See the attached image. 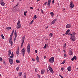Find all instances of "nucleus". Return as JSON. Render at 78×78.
Masks as SVG:
<instances>
[{"label": "nucleus", "mask_w": 78, "mask_h": 78, "mask_svg": "<svg viewBox=\"0 0 78 78\" xmlns=\"http://www.w3.org/2000/svg\"><path fill=\"white\" fill-rule=\"evenodd\" d=\"M54 61H55V59H54V57H52L51 58L49 59L48 61L49 62H50V63H51V64H53V63L54 62Z\"/></svg>", "instance_id": "1"}, {"label": "nucleus", "mask_w": 78, "mask_h": 78, "mask_svg": "<svg viewBox=\"0 0 78 78\" xmlns=\"http://www.w3.org/2000/svg\"><path fill=\"white\" fill-rule=\"evenodd\" d=\"M20 27H21L20 23V21H18V23H17L16 28H17V29H19V28H20Z\"/></svg>", "instance_id": "2"}, {"label": "nucleus", "mask_w": 78, "mask_h": 78, "mask_svg": "<svg viewBox=\"0 0 78 78\" xmlns=\"http://www.w3.org/2000/svg\"><path fill=\"white\" fill-rule=\"evenodd\" d=\"M25 36H24L22 39V42L21 47H23V43H24V41H25Z\"/></svg>", "instance_id": "3"}, {"label": "nucleus", "mask_w": 78, "mask_h": 78, "mask_svg": "<svg viewBox=\"0 0 78 78\" xmlns=\"http://www.w3.org/2000/svg\"><path fill=\"white\" fill-rule=\"evenodd\" d=\"M26 51V50L25 48H23L21 50V53L22 54L23 56H25V52Z\"/></svg>", "instance_id": "4"}, {"label": "nucleus", "mask_w": 78, "mask_h": 78, "mask_svg": "<svg viewBox=\"0 0 78 78\" xmlns=\"http://www.w3.org/2000/svg\"><path fill=\"white\" fill-rule=\"evenodd\" d=\"M27 52H28L29 54H30V46L29 44L28 45L27 47Z\"/></svg>", "instance_id": "5"}, {"label": "nucleus", "mask_w": 78, "mask_h": 78, "mask_svg": "<svg viewBox=\"0 0 78 78\" xmlns=\"http://www.w3.org/2000/svg\"><path fill=\"white\" fill-rule=\"evenodd\" d=\"M73 7H74V5H73V2L71 1L70 3L69 8L70 9H72V8H73Z\"/></svg>", "instance_id": "6"}, {"label": "nucleus", "mask_w": 78, "mask_h": 78, "mask_svg": "<svg viewBox=\"0 0 78 78\" xmlns=\"http://www.w3.org/2000/svg\"><path fill=\"white\" fill-rule=\"evenodd\" d=\"M48 69L51 72V73H53L54 71L53 69H52V68H51V67L50 66H49Z\"/></svg>", "instance_id": "7"}, {"label": "nucleus", "mask_w": 78, "mask_h": 78, "mask_svg": "<svg viewBox=\"0 0 78 78\" xmlns=\"http://www.w3.org/2000/svg\"><path fill=\"white\" fill-rule=\"evenodd\" d=\"M9 60L10 64H11V65H12L13 62V59H11V58H9Z\"/></svg>", "instance_id": "8"}, {"label": "nucleus", "mask_w": 78, "mask_h": 78, "mask_svg": "<svg viewBox=\"0 0 78 78\" xmlns=\"http://www.w3.org/2000/svg\"><path fill=\"white\" fill-rule=\"evenodd\" d=\"M14 34L15 35V38H14V40L15 42V41H16V38L17 37V32H16V30H15Z\"/></svg>", "instance_id": "9"}, {"label": "nucleus", "mask_w": 78, "mask_h": 78, "mask_svg": "<svg viewBox=\"0 0 78 78\" xmlns=\"http://www.w3.org/2000/svg\"><path fill=\"white\" fill-rule=\"evenodd\" d=\"M14 33V29H13V31H12V34H11L10 37V39L11 40L12 39V35H13V34Z\"/></svg>", "instance_id": "10"}, {"label": "nucleus", "mask_w": 78, "mask_h": 78, "mask_svg": "<svg viewBox=\"0 0 78 78\" xmlns=\"http://www.w3.org/2000/svg\"><path fill=\"white\" fill-rule=\"evenodd\" d=\"M71 27V25L70 24H67L66 26V28H70Z\"/></svg>", "instance_id": "11"}, {"label": "nucleus", "mask_w": 78, "mask_h": 78, "mask_svg": "<svg viewBox=\"0 0 78 78\" xmlns=\"http://www.w3.org/2000/svg\"><path fill=\"white\" fill-rule=\"evenodd\" d=\"M50 3H51V0H48V7L50 6Z\"/></svg>", "instance_id": "12"}, {"label": "nucleus", "mask_w": 78, "mask_h": 78, "mask_svg": "<svg viewBox=\"0 0 78 78\" xmlns=\"http://www.w3.org/2000/svg\"><path fill=\"white\" fill-rule=\"evenodd\" d=\"M0 4L2 6H4V5H5V3L3 2V1L2 0H1Z\"/></svg>", "instance_id": "13"}, {"label": "nucleus", "mask_w": 78, "mask_h": 78, "mask_svg": "<svg viewBox=\"0 0 78 78\" xmlns=\"http://www.w3.org/2000/svg\"><path fill=\"white\" fill-rule=\"evenodd\" d=\"M12 39H10V38H9V43L10 44H11V46H12Z\"/></svg>", "instance_id": "14"}, {"label": "nucleus", "mask_w": 78, "mask_h": 78, "mask_svg": "<svg viewBox=\"0 0 78 78\" xmlns=\"http://www.w3.org/2000/svg\"><path fill=\"white\" fill-rule=\"evenodd\" d=\"M71 39L72 40V41H75L76 40L75 37L72 36L71 37Z\"/></svg>", "instance_id": "15"}, {"label": "nucleus", "mask_w": 78, "mask_h": 78, "mask_svg": "<svg viewBox=\"0 0 78 78\" xmlns=\"http://www.w3.org/2000/svg\"><path fill=\"white\" fill-rule=\"evenodd\" d=\"M57 20V19H55L53 21H52L51 23V25H53V24H54L55 23V22H56V20Z\"/></svg>", "instance_id": "16"}, {"label": "nucleus", "mask_w": 78, "mask_h": 78, "mask_svg": "<svg viewBox=\"0 0 78 78\" xmlns=\"http://www.w3.org/2000/svg\"><path fill=\"white\" fill-rule=\"evenodd\" d=\"M67 70H68L69 72L71 71V66H69L67 68Z\"/></svg>", "instance_id": "17"}, {"label": "nucleus", "mask_w": 78, "mask_h": 78, "mask_svg": "<svg viewBox=\"0 0 78 78\" xmlns=\"http://www.w3.org/2000/svg\"><path fill=\"white\" fill-rule=\"evenodd\" d=\"M8 55L9 56H10L11 54V50H9L8 51Z\"/></svg>", "instance_id": "18"}, {"label": "nucleus", "mask_w": 78, "mask_h": 78, "mask_svg": "<svg viewBox=\"0 0 78 78\" xmlns=\"http://www.w3.org/2000/svg\"><path fill=\"white\" fill-rule=\"evenodd\" d=\"M13 57H14V54H13V52H12L11 54V56H10V58L12 59Z\"/></svg>", "instance_id": "19"}, {"label": "nucleus", "mask_w": 78, "mask_h": 78, "mask_svg": "<svg viewBox=\"0 0 78 78\" xmlns=\"http://www.w3.org/2000/svg\"><path fill=\"white\" fill-rule=\"evenodd\" d=\"M17 56L19 55V49H18L17 51L16 52Z\"/></svg>", "instance_id": "20"}, {"label": "nucleus", "mask_w": 78, "mask_h": 78, "mask_svg": "<svg viewBox=\"0 0 78 78\" xmlns=\"http://www.w3.org/2000/svg\"><path fill=\"white\" fill-rule=\"evenodd\" d=\"M45 72V71L44 70H41V73L42 75H44V73Z\"/></svg>", "instance_id": "21"}, {"label": "nucleus", "mask_w": 78, "mask_h": 78, "mask_svg": "<svg viewBox=\"0 0 78 78\" xmlns=\"http://www.w3.org/2000/svg\"><path fill=\"white\" fill-rule=\"evenodd\" d=\"M69 32H70V30L69 29L66 32V35H67V34H68V33H69Z\"/></svg>", "instance_id": "22"}, {"label": "nucleus", "mask_w": 78, "mask_h": 78, "mask_svg": "<svg viewBox=\"0 0 78 78\" xmlns=\"http://www.w3.org/2000/svg\"><path fill=\"white\" fill-rule=\"evenodd\" d=\"M6 29L7 30H11V27H7L6 28Z\"/></svg>", "instance_id": "23"}, {"label": "nucleus", "mask_w": 78, "mask_h": 78, "mask_svg": "<svg viewBox=\"0 0 78 78\" xmlns=\"http://www.w3.org/2000/svg\"><path fill=\"white\" fill-rule=\"evenodd\" d=\"M73 36L75 37V34H76V33H75L74 32H73Z\"/></svg>", "instance_id": "24"}, {"label": "nucleus", "mask_w": 78, "mask_h": 78, "mask_svg": "<svg viewBox=\"0 0 78 78\" xmlns=\"http://www.w3.org/2000/svg\"><path fill=\"white\" fill-rule=\"evenodd\" d=\"M37 62H39V57L37 56Z\"/></svg>", "instance_id": "25"}, {"label": "nucleus", "mask_w": 78, "mask_h": 78, "mask_svg": "<svg viewBox=\"0 0 78 78\" xmlns=\"http://www.w3.org/2000/svg\"><path fill=\"white\" fill-rule=\"evenodd\" d=\"M50 14H51V15L52 17H53V16H54V13H53L52 12H51L50 13Z\"/></svg>", "instance_id": "26"}, {"label": "nucleus", "mask_w": 78, "mask_h": 78, "mask_svg": "<svg viewBox=\"0 0 78 78\" xmlns=\"http://www.w3.org/2000/svg\"><path fill=\"white\" fill-rule=\"evenodd\" d=\"M73 58L74 59H75V61L76 60V56H74V57H73Z\"/></svg>", "instance_id": "27"}, {"label": "nucleus", "mask_w": 78, "mask_h": 78, "mask_svg": "<svg viewBox=\"0 0 78 78\" xmlns=\"http://www.w3.org/2000/svg\"><path fill=\"white\" fill-rule=\"evenodd\" d=\"M52 36H53V34H52V33H50L49 34V37H50V38L52 37Z\"/></svg>", "instance_id": "28"}, {"label": "nucleus", "mask_w": 78, "mask_h": 78, "mask_svg": "<svg viewBox=\"0 0 78 78\" xmlns=\"http://www.w3.org/2000/svg\"><path fill=\"white\" fill-rule=\"evenodd\" d=\"M1 37L3 39H5V37L2 34L1 35Z\"/></svg>", "instance_id": "29"}, {"label": "nucleus", "mask_w": 78, "mask_h": 78, "mask_svg": "<svg viewBox=\"0 0 78 78\" xmlns=\"http://www.w3.org/2000/svg\"><path fill=\"white\" fill-rule=\"evenodd\" d=\"M18 74L19 75V76H22V73H18Z\"/></svg>", "instance_id": "30"}, {"label": "nucleus", "mask_w": 78, "mask_h": 78, "mask_svg": "<svg viewBox=\"0 0 78 78\" xmlns=\"http://www.w3.org/2000/svg\"><path fill=\"white\" fill-rule=\"evenodd\" d=\"M46 47H47V44H45L44 45V47H43V48H44V49H45V48H46Z\"/></svg>", "instance_id": "31"}, {"label": "nucleus", "mask_w": 78, "mask_h": 78, "mask_svg": "<svg viewBox=\"0 0 78 78\" xmlns=\"http://www.w3.org/2000/svg\"><path fill=\"white\" fill-rule=\"evenodd\" d=\"M72 54H73V52H72V51H70L69 52V55H72Z\"/></svg>", "instance_id": "32"}, {"label": "nucleus", "mask_w": 78, "mask_h": 78, "mask_svg": "<svg viewBox=\"0 0 78 78\" xmlns=\"http://www.w3.org/2000/svg\"><path fill=\"white\" fill-rule=\"evenodd\" d=\"M27 12H24V15L25 16H27V14H26V13H27Z\"/></svg>", "instance_id": "33"}, {"label": "nucleus", "mask_w": 78, "mask_h": 78, "mask_svg": "<svg viewBox=\"0 0 78 78\" xmlns=\"http://www.w3.org/2000/svg\"><path fill=\"white\" fill-rule=\"evenodd\" d=\"M34 17L35 19H36L37 18V16H36V15H34Z\"/></svg>", "instance_id": "34"}, {"label": "nucleus", "mask_w": 78, "mask_h": 78, "mask_svg": "<svg viewBox=\"0 0 78 78\" xmlns=\"http://www.w3.org/2000/svg\"><path fill=\"white\" fill-rule=\"evenodd\" d=\"M66 43H65L64 44L63 47H65V48H66Z\"/></svg>", "instance_id": "35"}, {"label": "nucleus", "mask_w": 78, "mask_h": 78, "mask_svg": "<svg viewBox=\"0 0 78 78\" xmlns=\"http://www.w3.org/2000/svg\"><path fill=\"white\" fill-rule=\"evenodd\" d=\"M65 62H66V60H64L63 61V62L62 63V64H64L65 63Z\"/></svg>", "instance_id": "36"}, {"label": "nucleus", "mask_w": 78, "mask_h": 78, "mask_svg": "<svg viewBox=\"0 0 78 78\" xmlns=\"http://www.w3.org/2000/svg\"><path fill=\"white\" fill-rule=\"evenodd\" d=\"M16 70L17 71H18V70H19V67H18L16 68Z\"/></svg>", "instance_id": "37"}, {"label": "nucleus", "mask_w": 78, "mask_h": 78, "mask_svg": "<svg viewBox=\"0 0 78 78\" xmlns=\"http://www.w3.org/2000/svg\"><path fill=\"white\" fill-rule=\"evenodd\" d=\"M2 61H3V58L1 57H0V61L2 62Z\"/></svg>", "instance_id": "38"}, {"label": "nucleus", "mask_w": 78, "mask_h": 78, "mask_svg": "<svg viewBox=\"0 0 78 78\" xmlns=\"http://www.w3.org/2000/svg\"><path fill=\"white\" fill-rule=\"evenodd\" d=\"M59 76L61 77V78H63V76H62L61 75V74L59 75Z\"/></svg>", "instance_id": "39"}, {"label": "nucleus", "mask_w": 78, "mask_h": 78, "mask_svg": "<svg viewBox=\"0 0 78 78\" xmlns=\"http://www.w3.org/2000/svg\"><path fill=\"white\" fill-rule=\"evenodd\" d=\"M33 22H34V20H32L31 22L30 23V24H31L33 23Z\"/></svg>", "instance_id": "40"}, {"label": "nucleus", "mask_w": 78, "mask_h": 78, "mask_svg": "<svg viewBox=\"0 0 78 78\" xmlns=\"http://www.w3.org/2000/svg\"><path fill=\"white\" fill-rule=\"evenodd\" d=\"M37 77H38V78H41V76H40L38 74V76H37Z\"/></svg>", "instance_id": "41"}, {"label": "nucleus", "mask_w": 78, "mask_h": 78, "mask_svg": "<svg viewBox=\"0 0 78 78\" xmlns=\"http://www.w3.org/2000/svg\"><path fill=\"white\" fill-rule=\"evenodd\" d=\"M41 13H42V14H44V11H43V10H42V9H41Z\"/></svg>", "instance_id": "42"}, {"label": "nucleus", "mask_w": 78, "mask_h": 78, "mask_svg": "<svg viewBox=\"0 0 78 78\" xmlns=\"http://www.w3.org/2000/svg\"><path fill=\"white\" fill-rule=\"evenodd\" d=\"M61 70H62V71H63V70H64V68H61Z\"/></svg>", "instance_id": "43"}, {"label": "nucleus", "mask_w": 78, "mask_h": 78, "mask_svg": "<svg viewBox=\"0 0 78 78\" xmlns=\"http://www.w3.org/2000/svg\"><path fill=\"white\" fill-rule=\"evenodd\" d=\"M16 62H17V63H19V61L18 60H16Z\"/></svg>", "instance_id": "44"}, {"label": "nucleus", "mask_w": 78, "mask_h": 78, "mask_svg": "<svg viewBox=\"0 0 78 78\" xmlns=\"http://www.w3.org/2000/svg\"><path fill=\"white\" fill-rule=\"evenodd\" d=\"M74 59L73 58L71 59V61H74Z\"/></svg>", "instance_id": "45"}, {"label": "nucleus", "mask_w": 78, "mask_h": 78, "mask_svg": "<svg viewBox=\"0 0 78 78\" xmlns=\"http://www.w3.org/2000/svg\"><path fill=\"white\" fill-rule=\"evenodd\" d=\"M3 64H5V61H4L3 62Z\"/></svg>", "instance_id": "46"}, {"label": "nucleus", "mask_w": 78, "mask_h": 78, "mask_svg": "<svg viewBox=\"0 0 78 78\" xmlns=\"http://www.w3.org/2000/svg\"><path fill=\"white\" fill-rule=\"evenodd\" d=\"M64 56V57H66V56H67V55H66V54H65Z\"/></svg>", "instance_id": "47"}, {"label": "nucleus", "mask_w": 78, "mask_h": 78, "mask_svg": "<svg viewBox=\"0 0 78 78\" xmlns=\"http://www.w3.org/2000/svg\"><path fill=\"white\" fill-rule=\"evenodd\" d=\"M32 61H33L34 62L35 61V59L34 58H32Z\"/></svg>", "instance_id": "48"}, {"label": "nucleus", "mask_w": 78, "mask_h": 78, "mask_svg": "<svg viewBox=\"0 0 78 78\" xmlns=\"http://www.w3.org/2000/svg\"><path fill=\"white\" fill-rule=\"evenodd\" d=\"M35 52L36 53H37V51L35 50Z\"/></svg>", "instance_id": "49"}, {"label": "nucleus", "mask_w": 78, "mask_h": 78, "mask_svg": "<svg viewBox=\"0 0 78 78\" xmlns=\"http://www.w3.org/2000/svg\"><path fill=\"white\" fill-rule=\"evenodd\" d=\"M54 2H55V1H54V0H53L52 1V3H54Z\"/></svg>", "instance_id": "50"}, {"label": "nucleus", "mask_w": 78, "mask_h": 78, "mask_svg": "<svg viewBox=\"0 0 78 78\" xmlns=\"http://www.w3.org/2000/svg\"><path fill=\"white\" fill-rule=\"evenodd\" d=\"M30 9H33V7H30Z\"/></svg>", "instance_id": "51"}, {"label": "nucleus", "mask_w": 78, "mask_h": 78, "mask_svg": "<svg viewBox=\"0 0 78 78\" xmlns=\"http://www.w3.org/2000/svg\"><path fill=\"white\" fill-rule=\"evenodd\" d=\"M47 3V2H46L44 4V5H46Z\"/></svg>", "instance_id": "52"}, {"label": "nucleus", "mask_w": 78, "mask_h": 78, "mask_svg": "<svg viewBox=\"0 0 78 78\" xmlns=\"http://www.w3.org/2000/svg\"><path fill=\"white\" fill-rule=\"evenodd\" d=\"M16 6H14V7H13V9H14V8H16Z\"/></svg>", "instance_id": "53"}, {"label": "nucleus", "mask_w": 78, "mask_h": 78, "mask_svg": "<svg viewBox=\"0 0 78 78\" xmlns=\"http://www.w3.org/2000/svg\"><path fill=\"white\" fill-rule=\"evenodd\" d=\"M44 59H45L46 58V56H44Z\"/></svg>", "instance_id": "54"}, {"label": "nucleus", "mask_w": 78, "mask_h": 78, "mask_svg": "<svg viewBox=\"0 0 78 78\" xmlns=\"http://www.w3.org/2000/svg\"><path fill=\"white\" fill-rule=\"evenodd\" d=\"M24 78H26V76H25V75L24 76Z\"/></svg>", "instance_id": "55"}, {"label": "nucleus", "mask_w": 78, "mask_h": 78, "mask_svg": "<svg viewBox=\"0 0 78 78\" xmlns=\"http://www.w3.org/2000/svg\"><path fill=\"white\" fill-rule=\"evenodd\" d=\"M49 71V70H48V69H47V72H48Z\"/></svg>", "instance_id": "56"}, {"label": "nucleus", "mask_w": 78, "mask_h": 78, "mask_svg": "<svg viewBox=\"0 0 78 78\" xmlns=\"http://www.w3.org/2000/svg\"><path fill=\"white\" fill-rule=\"evenodd\" d=\"M18 5H19V4H17L15 6H16H16H18Z\"/></svg>", "instance_id": "57"}, {"label": "nucleus", "mask_w": 78, "mask_h": 78, "mask_svg": "<svg viewBox=\"0 0 78 78\" xmlns=\"http://www.w3.org/2000/svg\"><path fill=\"white\" fill-rule=\"evenodd\" d=\"M63 51L64 53H66V51L65 50H63Z\"/></svg>", "instance_id": "58"}, {"label": "nucleus", "mask_w": 78, "mask_h": 78, "mask_svg": "<svg viewBox=\"0 0 78 78\" xmlns=\"http://www.w3.org/2000/svg\"><path fill=\"white\" fill-rule=\"evenodd\" d=\"M48 28V26H47V27L45 28H46V29H47V28Z\"/></svg>", "instance_id": "59"}, {"label": "nucleus", "mask_w": 78, "mask_h": 78, "mask_svg": "<svg viewBox=\"0 0 78 78\" xmlns=\"http://www.w3.org/2000/svg\"><path fill=\"white\" fill-rule=\"evenodd\" d=\"M35 72H37V69H35Z\"/></svg>", "instance_id": "60"}, {"label": "nucleus", "mask_w": 78, "mask_h": 78, "mask_svg": "<svg viewBox=\"0 0 78 78\" xmlns=\"http://www.w3.org/2000/svg\"><path fill=\"white\" fill-rule=\"evenodd\" d=\"M70 34H71V33H69L68 34V35H70Z\"/></svg>", "instance_id": "61"}, {"label": "nucleus", "mask_w": 78, "mask_h": 78, "mask_svg": "<svg viewBox=\"0 0 78 78\" xmlns=\"http://www.w3.org/2000/svg\"><path fill=\"white\" fill-rule=\"evenodd\" d=\"M58 5L59 6V3H58Z\"/></svg>", "instance_id": "62"}, {"label": "nucleus", "mask_w": 78, "mask_h": 78, "mask_svg": "<svg viewBox=\"0 0 78 78\" xmlns=\"http://www.w3.org/2000/svg\"><path fill=\"white\" fill-rule=\"evenodd\" d=\"M16 9V10L15 11H17V9Z\"/></svg>", "instance_id": "63"}, {"label": "nucleus", "mask_w": 78, "mask_h": 78, "mask_svg": "<svg viewBox=\"0 0 78 78\" xmlns=\"http://www.w3.org/2000/svg\"><path fill=\"white\" fill-rule=\"evenodd\" d=\"M72 35H73V34H70V35H71V36H72Z\"/></svg>", "instance_id": "64"}]
</instances>
